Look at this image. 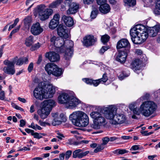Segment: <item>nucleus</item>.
Here are the masks:
<instances>
[{
	"label": "nucleus",
	"mask_w": 160,
	"mask_h": 160,
	"mask_svg": "<svg viewBox=\"0 0 160 160\" xmlns=\"http://www.w3.org/2000/svg\"><path fill=\"white\" fill-rule=\"evenodd\" d=\"M72 153V151L71 150L67 151L65 154V159L68 160L69 158L70 157Z\"/></svg>",
	"instance_id": "nucleus-45"
},
{
	"label": "nucleus",
	"mask_w": 160,
	"mask_h": 160,
	"mask_svg": "<svg viewBox=\"0 0 160 160\" xmlns=\"http://www.w3.org/2000/svg\"><path fill=\"white\" fill-rule=\"evenodd\" d=\"M5 94L4 91H1L0 93V99L3 100L5 98Z\"/></svg>",
	"instance_id": "nucleus-55"
},
{
	"label": "nucleus",
	"mask_w": 160,
	"mask_h": 160,
	"mask_svg": "<svg viewBox=\"0 0 160 160\" xmlns=\"http://www.w3.org/2000/svg\"><path fill=\"white\" fill-rule=\"evenodd\" d=\"M126 120L125 115L123 114H116L113 119H112L110 123L112 125H117L123 123Z\"/></svg>",
	"instance_id": "nucleus-8"
},
{
	"label": "nucleus",
	"mask_w": 160,
	"mask_h": 160,
	"mask_svg": "<svg viewBox=\"0 0 160 160\" xmlns=\"http://www.w3.org/2000/svg\"><path fill=\"white\" fill-rule=\"evenodd\" d=\"M59 23L57 21H54L52 19L49 24V27L52 29H54L58 26Z\"/></svg>",
	"instance_id": "nucleus-36"
},
{
	"label": "nucleus",
	"mask_w": 160,
	"mask_h": 160,
	"mask_svg": "<svg viewBox=\"0 0 160 160\" xmlns=\"http://www.w3.org/2000/svg\"><path fill=\"white\" fill-rule=\"evenodd\" d=\"M149 35L151 37L156 36L158 33H160V24L157 25L150 28L148 31Z\"/></svg>",
	"instance_id": "nucleus-19"
},
{
	"label": "nucleus",
	"mask_w": 160,
	"mask_h": 160,
	"mask_svg": "<svg viewBox=\"0 0 160 160\" xmlns=\"http://www.w3.org/2000/svg\"><path fill=\"white\" fill-rule=\"evenodd\" d=\"M90 115L93 119V123L90 124L89 127L94 129H99L102 125L105 124V118L98 112H93Z\"/></svg>",
	"instance_id": "nucleus-4"
},
{
	"label": "nucleus",
	"mask_w": 160,
	"mask_h": 160,
	"mask_svg": "<svg viewBox=\"0 0 160 160\" xmlns=\"http://www.w3.org/2000/svg\"><path fill=\"white\" fill-rule=\"evenodd\" d=\"M82 151V149H80L75 150L73 152L72 157L74 158H77L80 159L86 156L89 152V151H86L84 152H81Z\"/></svg>",
	"instance_id": "nucleus-17"
},
{
	"label": "nucleus",
	"mask_w": 160,
	"mask_h": 160,
	"mask_svg": "<svg viewBox=\"0 0 160 160\" xmlns=\"http://www.w3.org/2000/svg\"><path fill=\"white\" fill-rule=\"evenodd\" d=\"M104 148V146L102 144L99 145L94 150V152L97 153L102 150Z\"/></svg>",
	"instance_id": "nucleus-43"
},
{
	"label": "nucleus",
	"mask_w": 160,
	"mask_h": 160,
	"mask_svg": "<svg viewBox=\"0 0 160 160\" xmlns=\"http://www.w3.org/2000/svg\"><path fill=\"white\" fill-rule=\"evenodd\" d=\"M72 1V0H65L64 2V3L65 4L69 6L72 3H71Z\"/></svg>",
	"instance_id": "nucleus-62"
},
{
	"label": "nucleus",
	"mask_w": 160,
	"mask_h": 160,
	"mask_svg": "<svg viewBox=\"0 0 160 160\" xmlns=\"http://www.w3.org/2000/svg\"><path fill=\"white\" fill-rule=\"evenodd\" d=\"M65 154L64 153H62L59 154V158L60 160H63L64 159Z\"/></svg>",
	"instance_id": "nucleus-63"
},
{
	"label": "nucleus",
	"mask_w": 160,
	"mask_h": 160,
	"mask_svg": "<svg viewBox=\"0 0 160 160\" xmlns=\"http://www.w3.org/2000/svg\"><path fill=\"white\" fill-rule=\"evenodd\" d=\"M135 28L133 27L130 30V34L131 38L135 37L139 35V33L137 32V31Z\"/></svg>",
	"instance_id": "nucleus-40"
},
{
	"label": "nucleus",
	"mask_w": 160,
	"mask_h": 160,
	"mask_svg": "<svg viewBox=\"0 0 160 160\" xmlns=\"http://www.w3.org/2000/svg\"><path fill=\"white\" fill-rule=\"evenodd\" d=\"M94 0H83V3L86 4H90L92 3Z\"/></svg>",
	"instance_id": "nucleus-56"
},
{
	"label": "nucleus",
	"mask_w": 160,
	"mask_h": 160,
	"mask_svg": "<svg viewBox=\"0 0 160 160\" xmlns=\"http://www.w3.org/2000/svg\"><path fill=\"white\" fill-rule=\"evenodd\" d=\"M69 118L73 124L77 127H85L89 123L88 116L82 112H73L70 115Z\"/></svg>",
	"instance_id": "nucleus-3"
},
{
	"label": "nucleus",
	"mask_w": 160,
	"mask_h": 160,
	"mask_svg": "<svg viewBox=\"0 0 160 160\" xmlns=\"http://www.w3.org/2000/svg\"><path fill=\"white\" fill-rule=\"evenodd\" d=\"M108 48L106 46H103L100 49L99 52L101 54H102L104 52L107 51Z\"/></svg>",
	"instance_id": "nucleus-49"
},
{
	"label": "nucleus",
	"mask_w": 160,
	"mask_h": 160,
	"mask_svg": "<svg viewBox=\"0 0 160 160\" xmlns=\"http://www.w3.org/2000/svg\"><path fill=\"white\" fill-rule=\"evenodd\" d=\"M45 57L52 62H55L59 61L60 60L59 55L54 52H47L45 54Z\"/></svg>",
	"instance_id": "nucleus-11"
},
{
	"label": "nucleus",
	"mask_w": 160,
	"mask_h": 160,
	"mask_svg": "<svg viewBox=\"0 0 160 160\" xmlns=\"http://www.w3.org/2000/svg\"><path fill=\"white\" fill-rule=\"evenodd\" d=\"M100 82H106L108 79V78L106 75V74H103L102 76V78L98 79Z\"/></svg>",
	"instance_id": "nucleus-46"
},
{
	"label": "nucleus",
	"mask_w": 160,
	"mask_h": 160,
	"mask_svg": "<svg viewBox=\"0 0 160 160\" xmlns=\"http://www.w3.org/2000/svg\"><path fill=\"white\" fill-rule=\"evenodd\" d=\"M57 32L58 35L61 37L65 39L68 38L69 36L66 29V27L62 24H60L58 27Z\"/></svg>",
	"instance_id": "nucleus-13"
},
{
	"label": "nucleus",
	"mask_w": 160,
	"mask_h": 160,
	"mask_svg": "<svg viewBox=\"0 0 160 160\" xmlns=\"http://www.w3.org/2000/svg\"><path fill=\"white\" fill-rule=\"evenodd\" d=\"M39 123L40 125L42 126H45L46 125H48L49 124L48 123L42 122L40 120L39 121Z\"/></svg>",
	"instance_id": "nucleus-59"
},
{
	"label": "nucleus",
	"mask_w": 160,
	"mask_h": 160,
	"mask_svg": "<svg viewBox=\"0 0 160 160\" xmlns=\"http://www.w3.org/2000/svg\"><path fill=\"white\" fill-rule=\"evenodd\" d=\"M97 4L100 5L106 4V0H96Z\"/></svg>",
	"instance_id": "nucleus-52"
},
{
	"label": "nucleus",
	"mask_w": 160,
	"mask_h": 160,
	"mask_svg": "<svg viewBox=\"0 0 160 160\" xmlns=\"http://www.w3.org/2000/svg\"><path fill=\"white\" fill-rule=\"evenodd\" d=\"M20 127H23L25 125L26 122L23 119H22V120H20Z\"/></svg>",
	"instance_id": "nucleus-60"
},
{
	"label": "nucleus",
	"mask_w": 160,
	"mask_h": 160,
	"mask_svg": "<svg viewBox=\"0 0 160 160\" xmlns=\"http://www.w3.org/2000/svg\"><path fill=\"white\" fill-rule=\"evenodd\" d=\"M40 47V45L39 42H38L34 45L32 46L30 49L31 51H33L38 49Z\"/></svg>",
	"instance_id": "nucleus-44"
},
{
	"label": "nucleus",
	"mask_w": 160,
	"mask_h": 160,
	"mask_svg": "<svg viewBox=\"0 0 160 160\" xmlns=\"http://www.w3.org/2000/svg\"><path fill=\"white\" fill-rule=\"evenodd\" d=\"M28 62V58L26 57H23L19 59L17 61L16 64L18 65H21L23 63H26Z\"/></svg>",
	"instance_id": "nucleus-32"
},
{
	"label": "nucleus",
	"mask_w": 160,
	"mask_h": 160,
	"mask_svg": "<svg viewBox=\"0 0 160 160\" xmlns=\"http://www.w3.org/2000/svg\"><path fill=\"white\" fill-rule=\"evenodd\" d=\"M129 52V51L128 50L119 51L116 57V60L121 63H124L126 61L128 53Z\"/></svg>",
	"instance_id": "nucleus-10"
},
{
	"label": "nucleus",
	"mask_w": 160,
	"mask_h": 160,
	"mask_svg": "<svg viewBox=\"0 0 160 160\" xmlns=\"http://www.w3.org/2000/svg\"><path fill=\"white\" fill-rule=\"evenodd\" d=\"M116 112V110L115 108L110 107L105 112V116L108 119L111 121L112 119H113Z\"/></svg>",
	"instance_id": "nucleus-16"
},
{
	"label": "nucleus",
	"mask_w": 160,
	"mask_h": 160,
	"mask_svg": "<svg viewBox=\"0 0 160 160\" xmlns=\"http://www.w3.org/2000/svg\"><path fill=\"white\" fill-rule=\"evenodd\" d=\"M51 114L53 118V120L52 122V124L54 126H56L61 124V121L60 120L58 114L56 113H52Z\"/></svg>",
	"instance_id": "nucleus-28"
},
{
	"label": "nucleus",
	"mask_w": 160,
	"mask_h": 160,
	"mask_svg": "<svg viewBox=\"0 0 160 160\" xmlns=\"http://www.w3.org/2000/svg\"><path fill=\"white\" fill-rule=\"evenodd\" d=\"M43 31V28L41 27L40 23L38 22L33 24L30 30L31 33L34 35L39 34Z\"/></svg>",
	"instance_id": "nucleus-12"
},
{
	"label": "nucleus",
	"mask_w": 160,
	"mask_h": 160,
	"mask_svg": "<svg viewBox=\"0 0 160 160\" xmlns=\"http://www.w3.org/2000/svg\"><path fill=\"white\" fill-rule=\"evenodd\" d=\"M134 28H135V29L137 31V32L139 33H140V32H142L146 30V29L145 26L142 24L136 25L135 26Z\"/></svg>",
	"instance_id": "nucleus-31"
},
{
	"label": "nucleus",
	"mask_w": 160,
	"mask_h": 160,
	"mask_svg": "<svg viewBox=\"0 0 160 160\" xmlns=\"http://www.w3.org/2000/svg\"><path fill=\"white\" fill-rule=\"evenodd\" d=\"M157 108V105L154 102L146 101L143 102L139 108H134L133 112L137 115L141 114L145 117H148L154 113Z\"/></svg>",
	"instance_id": "nucleus-2"
},
{
	"label": "nucleus",
	"mask_w": 160,
	"mask_h": 160,
	"mask_svg": "<svg viewBox=\"0 0 160 160\" xmlns=\"http://www.w3.org/2000/svg\"><path fill=\"white\" fill-rule=\"evenodd\" d=\"M131 39L132 42L135 44H140L143 43L139 35L135 37L131 38Z\"/></svg>",
	"instance_id": "nucleus-35"
},
{
	"label": "nucleus",
	"mask_w": 160,
	"mask_h": 160,
	"mask_svg": "<svg viewBox=\"0 0 160 160\" xmlns=\"http://www.w3.org/2000/svg\"><path fill=\"white\" fill-rule=\"evenodd\" d=\"M110 37L107 34H105L101 37V40L103 44L107 42L109 40Z\"/></svg>",
	"instance_id": "nucleus-41"
},
{
	"label": "nucleus",
	"mask_w": 160,
	"mask_h": 160,
	"mask_svg": "<svg viewBox=\"0 0 160 160\" xmlns=\"http://www.w3.org/2000/svg\"><path fill=\"white\" fill-rule=\"evenodd\" d=\"M117 49L125 48V50H128L129 51L130 48V44L128 41L126 39H122L119 41L117 44Z\"/></svg>",
	"instance_id": "nucleus-9"
},
{
	"label": "nucleus",
	"mask_w": 160,
	"mask_h": 160,
	"mask_svg": "<svg viewBox=\"0 0 160 160\" xmlns=\"http://www.w3.org/2000/svg\"><path fill=\"white\" fill-rule=\"evenodd\" d=\"M100 82L99 79L96 80H93L92 83V85L93 84L94 86H97Z\"/></svg>",
	"instance_id": "nucleus-54"
},
{
	"label": "nucleus",
	"mask_w": 160,
	"mask_h": 160,
	"mask_svg": "<svg viewBox=\"0 0 160 160\" xmlns=\"http://www.w3.org/2000/svg\"><path fill=\"white\" fill-rule=\"evenodd\" d=\"M141 62L139 59H136L133 61L131 64V68L135 70H139L141 68Z\"/></svg>",
	"instance_id": "nucleus-25"
},
{
	"label": "nucleus",
	"mask_w": 160,
	"mask_h": 160,
	"mask_svg": "<svg viewBox=\"0 0 160 160\" xmlns=\"http://www.w3.org/2000/svg\"><path fill=\"white\" fill-rule=\"evenodd\" d=\"M50 110L42 106L41 109L38 110V113L42 119H44L47 118L50 114Z\"/></svg>",
	"instance_id": "nucleus-20"
},
{
	"label": "nucleus",
	"mask_w": 160,
	"mask_h": 160,
	"mask_svg": "<svg viewBox=\"0 0 160 160\" xmlns=\"http://www.w3.org/2000/svg\"><path fill=\"white\" fill-rule=\"evenodd\" d=\"M56 88H57L52 86L51 84H48L47 88L48 91L46 92V96H44L46 98L52 97L53 95L55 93Z\"/></svg>",
	"instance_id": "nucleus-18"
},
{
	"label": "nucleus",
	"mask_w": 160,
	"mask_h": 160,
	"mask_svg": "<svg viewBox=\"0 0 160 160\" xmlns=\"http://www.w3.org/2000/svg\"><path fill=\"white\" fill-rule=\"evenodd\" d=\"M58 136H57V137L60 139H62V138H64V136L62 134H61L60 133H57Z\"/></svg>",
	"instance_id": "nucleus-64"
},
{
	"label": "nucleus",
	"mask_w": 160,
	"mask_h": 160,
	"mask_svg": "<svg viewBox=\"0 0 160 160\" xmlns=\"http://www.w3.org/2000/svg\"><path fill=\"white\" fill-rule=\"evenodd\" d=\"M33 64L32 62H31L28 67V70L29 72H30L33 70Z\"/></svg>",
	"instance_id": "nucleus-53"
},
{
	"label": "nucleus",
	"mask_w": 160,
	"mask_h": 160,
	"mask_svg": "<svg viewBox=\"0 0 160 160\" xmlns=\"http://www.w3.org/2000/svg\"><path fill=\"white\" fill-rule=\"evenodd\" d=\"M96 41V38H94L93 36L88 35L83 38V44L86 47L92 46Z\"/></svg>",
	"instance_id": "nucleus-15"
},
{
	"label": "nucleus",
	"mask_w": 160,
	"mask_h": 160,
	"mask_svg": "<svg viewBox=\"0 0 160 160\" xmlns=\"http://www.w3.org/2000/svg\"><path fill=\"white\" fill-rule=\"evenodd\" d=\"M56 105V103L54 101L48 99L44 101L42 103V106L50 110L51 111L53 107Z\"/></svg>",
	"instance_id": "nucleus-21"
},
{
	"label": "nucleus",
	"mask_w": 160,
	"mask_h": 160,
	"mask_svg": "<svg viewBox=\"0 0 160 160\" xmlns=\"http://www.w3.org/2000/svg\"><path fill=\"white\" fill-rule=\"evenodd\" d=\"M98 9H95L92 11L91 13L90 17L92 19L95 18L98 14Z\"/></svg>",
	"instance_id": "nucleus-42"
},
{
	"label": "nucleus",
	"mask_w": 160,
	"mask_h": 160,
	"mask_svg": "<svg viewBox=\"0 0 160 160\" xmlns=\"http://www.w3.org/2000/svg\"><path fill=\"white\" fill-rule=\"evenodd\" d=\"M83 81L87 84L92 85L93 80L88 78H85L83 79Z\"/></svg>",
	"instance_id": "nucleus-51"
},
{
	"label": "nucleus",
	"mask_w": 160,
	"mask_h": 160,
	"mask_svg": "<svg viewBox=\"0 0 160 160\" xmlns=\"http://www.w3.org/2000/svg\"><path fill=\"white\" fill-rule=\"evenodd\" d=\"M80 103V101L78 99L72 96H70L66 105L68 108H72L76 107Z\"/></svg>",
	"instance_id": "nucleus-14"
},
{
	"label": "nucleus",
	"mask_w": 160,
	"mask_h": 160,
	"mask_svg": "<svg viewBox=\"0 0 160 160\" xmlns=\"http://www.w3.org/2000/svg\"><path fill=\"white\" fill-rule=\"evenodd\" d=\"M31 18L30 17H27L24 20V25L27 28L29 27L31 22Z\"/></svg>",
	"instance_id": "nucleus-39"
},
{
	"label": "nucleus",
	"mask_w": 160,
	"mask_h": 160,
	"mask_svg": "<svg viewBox=\"0 0 160 160\" xmlns=\"http://www.w3.org/2000/svg\"><path fill=\"white\" fill-rule=\"evenodd\" d=\"M56 65L52 63H49L45 67V70L48 75H51L54 70Z\"/></svg>",
	"instance_id": "nucleus-27"
},
{
	"label": "nucleus",
	"mask_w": 160,
	"mask_h": 160,
	"mask_svg": "<svg viewBox=\"0 0 160 160\" xmlns=\"http://www.w3.org/2000/svg\"><path fill=\"white\" fill-rule=\"evenodd\" d=\"M99 10L102 13L106 14L110 12L111 8L110 6L108 4H105L100 6Z\"/></svg>",
	"instance_id": "nucleus-26"
},
{
	"label": "nucleus",
	"mask_w": 160,
	"mask_h": 160,
	"mask_svg": "<svg viewBox=\"0 0 160 160\" xmlns=\"http://www.w3.org/2000/svg\"><path fill=\"white\" fill-rule=\"evenodd\" d=\"M119 152L120 154H123L125 153H128L129 152V151L126 150L125 149H119Z\"/></svg>",
	"instance_id": "nucleus-57"
},
{
	"label": "nucleus",
	"mask_w": 160,
	"mask_h": 160,
	"mask_svg": "<svg viewBox=\"0 0 160 160\" xmlns=\"http://www.w3.org/2000/svg\"><path fill=\"white\" fill-rule=\"evenodd\" d=\"M32 135L33 136L34 138L39 139L42 138V136L37 132H33L32 134Z\"/></svg>",
	"instance_id": "nucleus-48"
},
{
	"label": "nucleus",
	"mask_w": 160,
	"mask_h": 160,
	"mask_svg": "<svg viewBox=\"0 0 160 160\" xmlns=\"http://www.w3.org/2000/svg\"><path fill=\"white\" fill-rule=\"evenodd\" d=\"M69 8L67 10V13L68 14H73L78 11L79 6L78 4L72 2L70 5Z\"/></svg>",
	"instance_id": "nucleus-22"
},
{
	"label": "nucleus",
	"mask_w": 160,
	"mask_h": 160,
	"mask_svg": "<svg viewBox=\"0 0 160 160\" xmlns=\"http://www.w3.org/2000/svg\"><path fill=\"white\" fill-rule=\"evenodd\" d=\"M33 37L30 36L27 38L25 41V44L28 47L31 46L33 43Z\"/></svg>",
	"instance_id": "nucleus-34"
},
{
	"label": "nucleus",
	"mask_w": 160,
	"mask_h": 160,
	"mask_svg": "<svg viewBox=\"0 0 160 160\" xmlns=\"http://www.w3.org/2000/svg\"><path fill=\"white\" fill-rule=\"evenodd\" d=\"M62 2V0H57L50 4L49 5V7L52 8H55Z\"/></svg>",
	"instance_id": "nucleus-37"
},
{
	"label": "nucleus",
	"mask_w": 160,
	"mask_h": 160,
	"mask_svg": "<svg viewBox=\"0 0 160 160\" xmlns=\"http://www.w3.org/2000/svg\"><path fill=\"white\" fill-rule=\"evenodd\" d=\"M70 96L66 93H62L59 95L58 97V102L61 104H66L68 101Z\"/></svg>",
	"instance_id": "nucleus-23"
},
{
	"label": "nucleus",
	"mask_w": 160,
	"mask_h": 160,
	"mask_svg": "<svg viewBox=\"0 0 160 160\" xmlns=\"http://www.w3.org/2000/svg\"><path fill=\"white\" fill-rule=\"evenodd\" d=\"M139 145H134L132 146L131 148L130 149V150H136L139 149Z\"/></svg>",
	"instance_id": "nucleus-58"
},
{
	"label": "nucleus",
	"mask_w": 160,
	"mask_h": 160,
	"mask_svg": "<svg viewBox=\"0 0 160 160\" xmlns=\"http://www.w3.org/2000/svg\"><path fill=\"white\" fill-rule=\"evenodd\" d=\"M20 26L19 25V26H18L16 28H15V29H13L11 32L13 34H14L15 33L18 32L19 29H20Z\"/></svg>",
	"instance_id": "nucleus-61"
},
{
	"label": "nucleus",
	"mask_w": 160,
	"mask_h": 160,
	"mask_svg": "<svg viewBox=\"0 0 160 160\" xmlns=\"http://www.w3.org/2000/svg\"><path fill=\"white\" fill-rule=\"evenodd\" d=\"M15 62L13 61H10L8 60H5L4 62V64L7 66L4 67L3 69L4 72L7 74L13 75L15 72L14 68Z\"/></svg>",
	"instance_id": "nucleus-6"
},
{
	"label": "nucleus",
	"mask_w": 160,
	"mask_h": 160,
	"mask_svg": "<svg viewBox=\"0 0 160 160\" xmlns=\"http://www.w3.org/2000/svg\"><path fill=\"white\" fill-rule=\"evenodd\" d=\"M37 12L40 19L43 21L48 18L52 14L53 11L51 9H45L44 6H39L38 7Z\"/></svg>",
	"instance_id": "nucleus-5"
},
{
	"label": "nucleus",
	"mask_w": 160,
	"mask_h": 160,
	"mask_svg": "<svg viewBox=\"0 0 160 160\" xmlns=\"http://www.w3.org/2000/svg\"><path fill=\"white\" fill-rule=\"evenodd\" d=\"M62 19L65 25L68 27H71L74 24L73 20L71 17L64 15L62 17Z\"/></svg>",
	"instance_id": "nucleus-24"
},
{
	"label": "nucleus",
	"mask_w": 160,
	"mask_h": 160,
	"mask_svg": "<svg viewBox=\"0 0 160 160\" xmlns=\"http://www.w3.org/2000/svg\"><path fill=\"white\" fill-rule=\"evenodd\" d=\"M50 41L52 44L59 49L60 52L65 53L64 58L66 60H69L71 58L73 54L72 48L73 46L72 41L67 40L65 42L63 38L54 36L51 38Z\"/></svg>",
	"instance_id": "nucleus-1"
},
{
	"label": "nucleus",
	"mask_w": 160,
	"mask_h": 160,
	"mask_svg": "<svg viewBox=\"0 0 160 160\" xmlns=\"http://www.w3.org/2000/svg\"><path fill=\"white\" fill-rule=\"evenodd\" d=\"M148 36L149 34L148 32H147L146 31L142 32H140V33H139V35L142 42L146 41Z\"/></svg>",
	"instance_id": "nucleus-30"
},
{
	"label": "nucleus",
	"mask_w": 160,
	"mask_h": 160,
	"mask_svg": "<svg viewBox=\"0 0 160 160\" xmlns=\"http://www.w3.org/2000/svg\"><path fill=\"white\" fill-rule=\"evenodd\" d=\"M60 15L58 14H55L53 16V18L52 19L54 21H57V22L59 23V20L60 19Z\"/></svg>",
	"instance_id": "nucleus-50"
},
{
	"label": "nucleus",
	"mask_w": 160,
	"mask_h": 160,
	"mask_svg": "<svg viewBox=\"0 0 160 160\" xmlns=\"http://www.w3.org/2000/svg\"><path fill=\"white\" fill-rule=\"evenodd\" d=\"M156 15H160V0H157L156 5V9L154 11Z\"/></svg>",
	"instance_id": "nucleus-33"
},
{
	"label": "nucleus",
	"mask_w": 160,
	"mask_h": 160,
	"mask_svg": "<svg viewBox=\"0 0 160 160\" xmlns=\"http://www.w3.org/2000/svg\"><path fill=\"white\" fill-rule=\"evenodd\" d=\"M124 3L129 6H133L136 4V0H123Z\"/></svg>",
	"instance_id": "nucleus-38"
},
{
	"label": "nucleus",
	"mask_w": 160,
	"mask_h": 160,
	"mask_svg": "<svg viewBox=\"0 0 160 160\" xmlns=\"http://www.w3.org/2000/svg\"><path fill=\"white\" fill-rule=\"evenodd\" d=\"M46 92L42 87L39 86L36 87L33 91V95L37 99L42 100L43 98H46Z\"/></svg>",
	"instance_id": "nucleus-7"
},
{
	"label": "nucleus",
	"mask_w": 160,
	"mask_h": 160,
	"mask_svg": "<svg viewBox=\"0 0 160 160\" xmlns=\"http://www.w3.org/2000/svg\"><path fill=\"white\" fill-rule=\"evenodd\" d=\"M62 70L61 68H58L56 65L51 74L58 77L61 76L62 74Z\"/></svg>",
	"instance_id": "nucleus-29"
},
{
	"label": "nucleus",
	"mask_w": 160,
	"mask_h": 160,
	"mask_svg": "<svg viewBox=\"0 0 160 160\" xmlns=\"http://www.w3.org/2000/svg\"><path fill=\"white\" fill-rule=\"evenodd\" d=\"M109 140V138L108 137H106L103 138L102 139V144L104 146L108 143Z\"/></svg>",
	"instance_id": "nucleus-47"
}]
</instances>
